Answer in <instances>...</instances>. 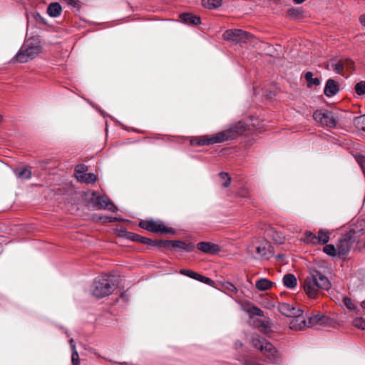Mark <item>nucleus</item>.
<instances>
[{"label": "nucleus", "mask_w": 365, "mask_h": 365, "mask_svg": "<svg viewBox=\"0 0 365 365\" xmlns=\"http://www.w3.org/2000/svg\"><path fill=\"white\" fill-rule=\"evenodd\" d=\"M245 123L239 121L232 125L228 129L219 132L213 135H201L192 137L190 143L192 146H204L236 139L239 135H243L247 130Z\"/></svg>", "instance_id": "f257e3e1"}, {"label": "nucleus", "mask_w": 365, "mask_h": 365, "mask_svg": "<svg viewBox=\"0 0 365 365\" xmlns=\"http://www.w3.org/2000/svg\"><path fill=\"white\" fill-rule=\"evenodd\" d=\"M331 284L321 272L311 269L303 281V289L309 298H317L322 291L330 289Z\"/></svg>", "instance_id": "f03ea898"}, {"label": "nucleus", "mask_w": 365, "mask_h": 365, "mask_svg": "<svg viewBox=\"0 0 365 365\" xmlns=\"http://www.w3.org/2000/svg\"><path fill=\"white\" fill-rule=\"evenodd\" d=\"M41 51V46L38 39L29 38L24 43L13 61L21 63H26L37 56Z\"/></svg>", "instance_id": "7ed1b4c3"}, {"label": "nucleus", "mask_w": 365, "mask_h": 365, "mask_svg": "<svg viewBox=\"0 0 365 365\" xmlns=\"http://www.w3.org/2000/svg\"><path fill=\"white\" fill-rule=\"evenodd\" d=\"M364 233V229H350L345 234L341 235L337 244L338 256L346 255L351 250L354 242Z\"/></svg>", "instance_id": "20e7f679"}, {"label": "nucleus", "mask_w": 365, "mask_h": 365, "mask_svg": "<svg viewBox=\"0 0 365 365\" xmlns=\"http://www.w3.org/2000/svg\"><path fill=\"white\" fill-rule=\"evenodd\" d=\"M139 227L148 232L161 235H176V230L165 225L164 222L160 220H154L153 218H147L141 220L138 223Z\"/></svg>", "instance_id": "39448f33"}, {"label": "nucleus", "mask_w": 365, "mask_h": 365, "mask_svg": "<svg viewBox=\"0 0 365 365\" xmlns=\"http://www.w3.org/2000/svg\"><path fill=\"white\" fill-rule=\"evenodd\" d=\"M88 203L95 210H107L112 212H116L118 207L106 195H102L96 191L88 192Z\"/></svg>", "instance_id": "423d86ee"}, {"label": "nucleus", "mask_w": 365, "mask_h": 365, "mask_svg": "<svg viewBox=\"0 0 365 365\" xmlns=\"http://www.w3.org/2000/svg\"><path fill=\"white\" fill-rule=\"evenodd\" d=\"M252 344L254 347L260 351L269 360L276 362L279 359L276 348L264 337L255 334L252 337Z\"/></svg>", "instance_id": "0eeeda50"}, {"label": "nucleus", "mask_w": 365, "mask_h": 365, "mask_svg": "<svg viewBox=\"0 0 365 365\" xmlns=\"http://www.w3.org/2000/svg\"><path fill=\"white\" fill-rule=\"evenodd\" d=\"M155 247H158L160 249L192 252L195 248L192 242H186L182 240H155Z\"/></svg>", "instance_id": "6e6552de"}, {"label": "nucleus", "mask_w": 365, "mask_h": 365, "mask_svg": "<svg viewBox=\"0 0 365 365\" xmlns=\"http://www.w3.org/2000/svg\"><path fill=\"white\" fill-rule=\"evenodd\" d=\"M115 285L109 279V277H103L94 280L93 294L96 298H103L112 294Z\"/></svg>", "instance_id": "1a4fd4ad"}, {"label": "nucleus", "mask_w": 365, "mask_h": 365, "mask_svg": "<svg viewBox=\"0 0 365 365\" xmlns=\"http://www.w3.org/2000/svg\"><path fill=\"white\" fill-rule=\"evenodd\" d=\"M314 119L322 126H326L330 128L336 126L337 120L334 117V113L326 109L317 110L313 113Z\"/></svg>", "instance_id": "9d476101"}, {"label": "nucleus", "mask_w": 365, "mask_h": 365, "mask_svg": "<svg viewBox=\"0 0 365 365\" xmlns=\"http://www.w3.org/2000/svg\"><path fill=\"white\" fill-rule=\"evenodd\" d=\"M116 233L120 237H124L133 242H136L143 245H146L148 248L155 247V240L146 237H143L138 234L132 232H128L124 227L117 229Z\"/></svg>", "instance_id": "9b49d317"}, {"label": "nucleus", "mask_w": 365, "mask_h": 365, "mask_svg": "<svg viewBox=\"0 0 365 365\" xmlns=\"http://www.w3.org/2000/svg\"><path fill=\"white\" fill-rule=\"evenodd\" d=\"M253 36L242 29H229L223 34V38L229 41L235 43H246L251 41Z\"/></svg>", "instance_id": "f8f14e48"}, {"label": "nucleus", "mask_w": 365, "mask_h": 365, "mask_svg": "<svg viewBox=\"0 0 365 365\" xmlns=\"http://www.w3.org/2000/svg\"><path fill=\"white\" fill-rule=\"evenodd\" d=\"M279 312L287 317H293L297 314H302L303 311L299 308H297L292 304L289 303H279L277 306Z\"/></svg>", "instance_id": "ddd939ff"}, {"label": "nucleus", "mask_w": 365, "mask_h": 365, "mask_svg": "<svg viewBox=\"0 0 365 365\" xmlns=\"http://www.w3.org/2000/svg\"><path fill=\"white\" fill-rule=\"evenodd\" d=\"M196 247L200 252L212 255H217L221 251L220 246L210 242H200Z\"/></svg>", "instance_id": "4468645a"}, {"label": "nucleus", "mask_w": 365, "mask_h": 365, "mask_svg": "<svg viewBox=\"0 0 365 365\" xmlns=\"http://www.w3.org/2000/svg\"><path fill=\"white\" fill-rule=\"evenodd\" d=\"M253 247H255V252L259 257L269 259L273 255L272 250V247L267 241L259 243L258 245L253 246Z\"/></svg>", "instance_id": "2eb2a0df"}, {"label": "nucleus", "mask_w": 365, "mask_h": 365, "mask_svg": "<svg viewBox=\"0 0 365 365\" xmlns=\"http://www.w3.org/2000/svg\"><path fill=\"white\" fill-rule=\"evenodd\" d=\"M293 319L291 320L289 324V327L293 330H303L307 327H309L307 319L302 317V314H297L295 317H292Z\"/></svg>", "instance_id": "dca6fc26"}, {"label": "nucleus", "mask_w": 365, "mask_h": 365, "mask_svg": "<svg viewBox=\"0 0 365 365\" xmlns=\"http://www.w3.org/2000/svg\"><path fill=\"white\" fill-rule=\"evenodd\" d=\"M307 319L309 327H314L316 325H325L327 324L330 321L329 317L320 313L312 314V316L308 317Z\"/></svg>", "instance_id": "f3484780"}, {"label": "nucleus", "mask_w": 365, "mask_h": 365, "mask_svg": "<svg viewBox=\"0 0 365 365\" xmlns=\"http://www.w3.org/2000/svg\"><path fill=\"white\" fill-rule=\"evenodd\" d=\"M339 90V88L338 83L334 79L330 78L327 81L324 90V93L327 97H331L336 95L338 93Z\"/></svg>", "instance_id": "a211bd4d"}, {"label": "nucleus", "mask_w": 365, "mask_h": 365, "mask_svg": "<svg viewBox=\"0 0 365 365\" xmlns=\"http://www.w3.org/2000/svg\"><path fill=\"white\" fill-rule=\"evenodd\" d=\"M180 18L184 23L189 25H199L201 24L200 16L192 13H182L180 15Z\"/></svg>", "instance_id": "6ab92c4d"}, {"label": "nucleus", "mask_w": 365, "mask_h": 365, "mask_svg": "<svg viewBox=\"0 0 365 365\" xmlns=\"http://www.w3.org/2000/svg\"><path fill=\"white\" fill-rule=\"evenodd\" d=\"M62 7L58 2H52L47 7V14L51 17H58L61 15Z\"/></svg>", "instance_id": "aec40b11"}, {"label": "nucleus", "mask_w": 365, "mask_h": 365, "mask_svg": "<svg viewBox=\"0 0 365 365\" xmlns=\"http://www.w3.org/2000/svg\"><path fill=\"white\" fill-rule=\"evenodd\" d=\"M14 173L18 178L21 180H28L32 176L31 168L29 166H26L21 169H16Z\"/></svg>", "instance_id": "412c9836"}, {"label": "nucleus", "mask_w": 365, "mask_h": 365, "mask_svg": "<svg viewBox=\"0 0 365 365\" xmlns=\"http://www.w3.org/2000/svg\"><path fill=\"white\" fill-rule=\"evenodd\" d=\"M282 282L284 285L289 289H293L296 287L297 284V278L293 274H286L283 277Z\"/></svg>", "instance_id": "4be33fe9"}, {"label": "nucleus", "mask_w": 365, "mask_h": 365, "mask_svg": "<svg viewBox=\"0 0 365 365\" xmlns=\"http://www.w3.org/2000/svg\"><path fill=\"white\" fill-rule=\"evenodd\" d=\"M76 178L78 181L87 184H93L97 181V176L91 173L77 175Z\"/></svg>", "instance_id": "5701e85b"}, {"label": "nucleus", "mask_w": 365, "mask_h": 365, "mask_svg": "<svg viewBox=\"0 0 365 365\" xmlns=\"http://www.w3.org/2000/svg\"><path fill=\"white\" fill-rule=\"evenodd\" d=\"M273 285V282L266 278H262L256 282L255 287L260 291L269 289Z\"/></svg>", "instance_id": "b1692460"}, {"label": "nucleus", "mask_w": 365, "mask_h": 365, "mask_svg": "<svg viewBox=\"0 0 365 365\" xmlns=\"http://www.w3.org/2000/svg\"><path fill=\"white\" fill-rule=\"evenodd\" d=\"M304 78L307 83L308 87H312L313 85L319 86L321 83L319 78H313V73L311 71H307L305 73Z\"/></svg>", "instance_id": "393cba45"}, {"label": "nucleus", "mask_w": 365, "mask_h": 365, "mask_svg": "<svg viewBox=\"0 0 365 365\" xmlns=\"http://www.w3.org/2000/svg\"><path fill=\"white\" fill-rule=\"evenodd\" d=\"M317 244H327L329 240V232L323 230H319L317 235Z\"/></svg>", "instance_id": "a878e982"}, {"label": "nucleus", "mask_w": 365, "mask_h": 365, "mask_svg": "<svg viewBox=\"0 0 365 365\" xmlns=\"http://www.w3.org/2000/svg\"><path fill=\"white\" fill-rule=\"evenodd\" d=\"M202 4L205 8L213 9L222 5V0H202Z\"/></svg>", "instance_id": "bb28decb"}, {"label": "nucleus", "mask_w": 365, "mask_h": 365, "mask_svg": "<svg viewBox=\"0 0 365 365\" xmlns=\"http://www.w3.org/2000/svg\"><path fill=\"white\" fill-rule=\"evenodd\" d=\"M354 124L358 130L365 132V114L356 117L354 119Z\"/></svg>", "instance_id": "cd10ccee"}, {"label": "nucleus", "mask_w": 365, "mask_h": 365, "mask_svg": "<svg viewBox=\"0 0 365 365\" xmlns=\"http://www.w3.org/2000/svg\"><path fill=\"white\" fill-rule=\"evenodd\" d=\"M304 242L306 243H312L314 245L317 244V235L313 234L312 232L307 231L304 233Z\"/></svg>", "instance_id": "c85d7f7f"}, {"label": "nucleus", "mask_w": 365, "mask_h": 365, "mask_svg": "<svg viewBox=\"0 0 365 365\" xmlns=\"http://www.w3.org/2000/svg\"><path fill=\"white\" fill-rule=\"evenodd\" d=\"M354 91L358 96H364L365 94V81H361L354 86Z\"/></svg>", "instance_id": "c756f323"}, {"label": "nucleus", "mask_w": 365, "mask_h": 365, "mask_svg": "<svg viewBox=\"0 0 365 365\" xmlns=\"http://www.w3.org/2000/svg\"><path fill=\"white\" fill-rule=\"evenodd\" d=\"M323 251L329 256L338 255L337 247L336 248L333 245H327L324 247Z\"/></svg>", "instance_id": "7c9ffc66"}, {"label": "nucleus", "mask_w": 365, "mask_h": 365, "mask_svg": "<svg viewBox=\"0 0 365 365\" xmlns=\"http://www.w3.org/2000/svg\"><path fill=\"white\" fill-rule=\"evenodd\" d=\"M222 289L230 294H237V288L231 282H225L222 284Z\"/></svg>", "instance_id": "2f4dec72"}, {"label": "nucleus", "mask_w": 365, "mask_h": 365, "mask_svg": "<svg viewBox=\"0 0 365 365\" xmlns=\"http://www.w3.org/2000/svg\"><path fill=\"white\" fill-rule=\"evenodd\" d=\"M331 66L335 73L344 76V66L342 65L341 60L335 63H332Z\"/></svg>", "instance_id": "473e14b6"}, {"label": "nucleus", "mask_w": 365, "mask_h": 365, "mask_svg": "<svg viewBox=\"0 0 365 365\" xmlns=\"http://www.w3.org/2000/svg\"><path fill=\"white\" fill-rule=\"evenodd\" d=\"M219 175L221 178V179L225 181L222 184V186L223 187H229L231 183V178L230 177L229 174L227 173L221 172L220 173Z\"/></svg>", "instance_id": "72a5a7b5"}, {"label": "nucleus", "mask_w": 365, "mask_h": 365, "mask_svg": "<svg viewBox=\"0 0 365 365\" xmlns=\"http://www.w3.org/2000/svg\"><path fill=\"white\" fill-rule=\"evenodd\" d=\"M247 312H249L252 315H255L258 317L264 316L263 311L255 305H252L251 307H250V309H247Z\"/></svg>", "instance_id": "f704fd0d"}, {"label": "nucleus", "mask_w": 365, "mask_h": 365, "mask_svg": "<svg viewBox=\"0 0 365 365\" xmlns=\"http://www.w3.org/2000/svg\"><path fill=\"white\" fill-rule=\"evenodd\" d=\"M180 274H183L185 276L189 277L192 279H197V277L198 276V273L190 270V269H181L179 271Z\"/></svg>", "instance_id": "c9c22d12"}, {"label": "nucleus", "mask_w": 365, "mask_h": 365, "mask_svg": "<svg viewBox=\"0 0 365 365\" xmlns=\"http://www.w3.org/2000/svg\"><path fill=\"white\" fill-rule=\"evenodd\" d=\"M196 280L201 282L202 283H205L206 284H208L210 286H214V284H215V282L212 279H210L207 277H205L204 275L200 274H198V276H197Z\"/></svg>", "instance_id": "e433bc0d"}, {"label": "nucleus", "mask_w": 365, "mask_h": 365, "mask_svg": "<svg viewBox=\"0 0 365 365\" xmlns=\"http://www.w3.org/2000/svg\"><path fill=\"white\" fill-rule=\"evenodd\" d=\"M88 169V166L85 165L84 164H79L76 165L75 168L76 176L85 174Z\"/></svg>", "instance_id": "4c0bfd02"}, {"label": "nucleus", "mask_w": 365, "mask_h": 365, "mask_svg": "<svg viewBox=\"0 0 365 365\" xmlns=\"http://www.w3.org/2000/svg\"><path fill=\"white\" fill-rule=\"evenodd\" d=\"M71 361L73 365H78L79 364V356L76 349V345L73 346V351L71 354Z\"/></svg>", "instance_id": "58836bf2"}, {"label": "nucleus", "mask_w": 365, "mask_h": 365, "mask_svg": "<svg viewBox=\"0 0 365 365\" xmlns=\"http://www.w3.org/2000/svg\"><path fill=\"white\" fill-rule=\"evenodd\" d=\"M354 326L361 329H365V320L361 318H356L353 322Z\"/></svg>", "instance_id": "ea45409f"}, {"label": "nucleus", "mask_w": 365, "mask_h": 365, "mask_svg": "<svg viewBox=\"0 0 365 365\" xmlns=\"http://www.w3.org/2000/svg\"><path fill=\"white\" fill-rule=\"evenodd\" d=\"M343 302L345 306L350 310H354L356 309V305L352 302L351 299L347 297H344Z\"/></svg>", "instance_id": "a19ab883"}, {"label": "nucleus", "mask_w": 365, "mask_h": 365, "mask_svg": "<svg viewBox=\"0 0 365 365\" xmlns=\"http://www.w3.org/2000/svg\"><path fill=\"white\" fill-rule=\"evenodd\" d=\"M342 65L344 66V68H346L347 69H351L354 66V62L349 58H342L340 59Z\"/></svg>", "instance_id": "79ce46f5"}, {"label": "nucleus", "mask_w": 365, "mask_h": 365, "mask_svg": "<svg viewBox=\"0 0 365 365\" xmlns=\"http://www.w3.org/2000/svg\"><path fill=\"white\" fill-rule=\"evenodd\" d=\"M271 232H272L273 234L272 235V237H273V240L274 241H276V242H277L278 244H282L284 240V237L283 236H280L279 235V233L272 230H269Z\"/></svg>", "instance_id": "37998d69"}, {"label": "nucleus", "mask_w": 365, "mask_h": 365, "mask_svg": "<svg viewBox=\"0 0 365 365\" xmlns=\"http://www.w3.org/2000/svg\"><path fill=\"white\" fill-rule=\"evenodd\" d=\"M33 17L36 20V21L45 25L46 24V21H45L44 18L38 12H35L33 14Z\"/></svg>", "instance_id": "c03bdc74"}, {"label": "nucleus", "mask_w": 365, "mask_h": 365, "mask_svg": "<svg viewBox=\"0 0 365 365\" xmlns=\"http://www.w3.org/2000/svg\"><path fill=\"white\" fill-rule=\"evenodd\" d=\"M101 219L103 220V222H118V221H120L121 220L118 217H109V216H106L104 217H101Z\"/></svg>", "instance_id": "a18cd8bd"}, {"label": "nucleus", "mask_w": 365, "mask_h": 365, "mask_svg": "<svg viewBox=\"0 0 365 365\" xmlns=\"http://www.w3.org/2000/svg\"><path fill=\"white\" fill-rule=\"evenodd\" d=\"M359 252L365 250V241H358L356 247Z\"/></svg>", "instance_id": "49530a36"}, {"label": "nucleus", "mask_w": 365, "mask_h": 365, "mask_svg": "<svg viewBox=\"0 0 365 365\" xmlns=\"http://www.w3.org/2000/svg\"><path fill=\"white\" fill-rule=\"evenodd\" d=\"M299 14L300 13L299 11V10H297V9H289V11H288L289 16L291 17H293V18L297 17Z\"/></svg>", "instance_id": "de8ad7c7"}, {"label": "nucleus", "mask_w": 365, "mask_h": 365, "mask_svg": "<svg viewBox=\"0 0 365 365\" xmlns=\"http://www.w3.org/2000/svg\"><path fill=\"white\" fill-rule=\"evenodd\" d=\"M242 346H243V344L241 341H238L235 342V347H236V349L242 348Z\"/></svg>", "instance_id": "09e8293b"}, {"label": "nucleus", "mask_w": 365, "mask_h": 365, "mask_svg": "<svg viewBox=\"0 0 365 365\" xmlns=\"http://www.w3.org/2000/svg\"><path fill=\"white\" fill-rule=\"evenodd\" d=\"M360 21L365 26V14L360 16Z\"/></svg>", "instance_id": "8fccbe9b"}, {"label": "nucleus", "mask_w": 365, "mask_h": 365, "mask_svg": "<svg viewBox=\"0 0 365 365\" xmlns=\"http://www.w3.org/2000/svg\"><path fill=\"white\" fill-rule=\"evenodd\" d=\"M69 343H70V344H71V349L73 350V345H76V344H75V342H74L73 339H71L69 340Z\"/></svg>", "instance_id": "3c124183"}, {"label": "nucleus", "mask_w": 365, "mask_h": 365, "mask_svg": "<svg viewBox=\"0 0 365 365\" xmlns=\"http://www.w3.org/2000/svg\"><path fill=\"white\" fill-rule=\"evenodd\" d=\"M296 4H302L305 0H293Z\"/></svg>", "instance_id": "603ef678"}, {"label": "nucleus", "mask_w": 365, "mask_h": 365, "mask_svg": "<svg viewBox=\"0 0 365 365\" xmlns=\"http://www.w3.org/2000/svg\"><path fill=\"white\" fill-rule=\"evenodd\" d=\"M361 307L365 309V299L361 302Z\"/></svg>", "instance_id": "864d4df0"}, {"label": "nucleus", "mask_w": 365, "mask_h": 365, "mask_svg": "<svg viewBox=\"0 0 365 365\" xmlns=\"http://www.w3.org/2000/svg\"><path fill=\"white\" fill-rule=\"evenodd\" d=\"M283 257H284V255H277V258H279V259H281V258H282Z\"/></svg>", "instance_id": "5fc2aeb1"}, {"label": "nucleus", "mask_w": 365, "mask_h": 365, "mask_svg": "<svg viewBox=\"0 0 365 365\" xmlns=\"http://www.w3.org/2000/svg\"><path fill=\"white\" fill-rule=\"evenodd\" d=\"M2 120V116L0 115V123L1 122Z\"/></svg>", "instance_id": "6e6d98bb"}]
</instances>
